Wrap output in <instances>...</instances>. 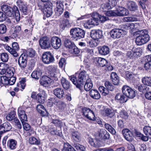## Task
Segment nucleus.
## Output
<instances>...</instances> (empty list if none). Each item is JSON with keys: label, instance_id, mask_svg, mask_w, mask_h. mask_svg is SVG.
Segmentation results:
<instances>
[{"label": "nucleus", "instance_id": "26", "mask_svg": "<svg viewBox=\"0 0 151 151\" xmlns=\"http://www.w3.org/2000/svg\"><path fill=\"white\" fill-rule=\"evenodd\" d=\"M111 80L115 85H118L119 82V78L115 72H112L111 75Z\"/></svg>", "mask_w": 151, "mask_h": 151}, {"label": "nucleus", "instance_id": "49", "mask_svg": "<svg viewBox=\"0 0 151 151\" xmlns=\"http://www.w3.org/2000/svg\"><path fill=\"white\" fill-rule=\"evenodd\" d=\"M99 90L103 96H105L109 94V92L107 88H106L103 86H99Z\"/></svg>", "mask_w": 151, "mask_h": 151}, {"label": "nucleus", "instance_id": "45", "mask_svg": "<svg viewBox=\"0 0 151 151\" xmlns=\"http://www.w3.org/2000/svg\"><path fill=\"white\" fill-rule=\"evenodd\" d=\"M16 113L14 111H12L9 113L6 116L7 120L9 121L14 120L16 118Z\"/></svg>", "mask_w": 151, "mask_h": 151}, {"label": "nucleus", "instance_id": "6", "mask_svg": "<svg viewBox=\"0 0 151 151\" xmlns=\"http://www.w3.org/2000/svg\"><path fill=\"white\" fill-rule=\"evenodd\" d=\"M47 70L49 76L52 79L57 81L59 76V70L58 67L55 65H50L47 67Z\"/></svg>", "mask_w": 151, "mask_h": 151}, {"label": "nucleus", "instance_id": "43", "mask_svg": "<svg viewBox=\"0 0 151 151\" xmlns=\"http://www.w3.org/2000/svg\"><path fill=\"white\" fill-rule=\"evenodd\" d=\"M22 54H24L27 56L29 57H32L35 55V52L32 48L28 49L24 53Z\"/></svg>", "mask_w": 151, "mask_h": 151}, {"label": "nucleus", "instance_id": "38", "mask_svg": "<svg viewBox=\"0 0 151 151\" xmlns=\"http://www.w3.org/2000/svg\"><path fill=\"white\" fill-rule=\"evenodd\" d=\"M88 142L91 146L94 147H99L100 146L99 142L96 139L89 138L88 139Z\"/></svg>", "mask_w": 151, "mask_h": 151}, {"label": "nucleus", "instance_id": "1", "mask_svg": "<svg viewBox=\"0 0 151 151\" xmlns=\"http://www.w3.org/2000/svg\"><path fill=\"white\" fill-rule=\"evenodd\" d=\"M88 78V77L87 76L86 72L83 70L80 73L77 78L71 77L70 80L77 88L80 89L83 87L86 81Z\"/></svg>", "mask_w": 151, "mask_h": 151}, {"label": "nucleus", "instance_id": "37", "mask_svg": "<svg viewBox=\"0 0 151 151\" xmlns=\"http://www.w3.org/2000/svg\"><path fill=\"white\" fill-rule=\"evenodd\" d=\"M105 128L112 134H115L116 131L109 124L105 123Z\"/></svg>", "mask_w": 151, "mask_h": 151}, {"label": "nucleus", "instance_id": "41", "mask_svg": "<svg viewBox=\"0 0 151 151\" xmlns=\"http://www.w3.org/2000/svg\"><path fill=\"white\" fill-rule=\"evenodd\" d=\"M136 88L139 91L142 92L148 91L149 88L148 87L144 84L142 85L139 84L136 86Z\"/></svg>", "mask_w": 151, "mask_h": 151}, {"label": "nucleus", "instance_id": "40", "mask_svg": "<svg viewBox=\"0 0 151 151\" xmlns=\"http://www.w3.org/2000/svg\"><path fill=\"white\" fill-rule=\"evenodd\" d=\"M134 53V59L139 57L141 55L142 53V50L140 47L133 49Z\"/></svg>", "mask_w": 151, "mask_h": 151}, {"label": "nucleus", "instance_id": "29", "mask_svg": "<svg viewBox=\"0 0 151 151\" xmlns=\"http://www.w3.org/2000/svg\"><path fill=\"white\" fill-rule=\"evenodd\" d=\"M45 10L46 16L47 17H50L52 13V6L51 5H48V4L45 5L44 7Z\"/></svg>", "mask_w": 151, "mask_h": 151}, {"label": "nucleus", "instance_id": "51", "mask_svg": "<svg viewBox=\"0 0 151 151\" xmlns=\"http://www.w3.org/2000/svg\"><path fill=\"white\" fill-rule=\"evenodd\" d=\"M36 99L40 103H43L45 101V98L41 93L38 94L36 96Z\"/></svg>", "mask_w": 151, "mask_h": 151}, {"label": "nucleus", "instance_id": "14", "mask_svg": "<svg viewBox=\"0 0 151 151\" xmlns=\"http://www.w3.org/2000/svg\"><path fill=\"white\" fill-rule=\"evenodd\" d=\"M51 46L56 49L60 48L61 45V39L58 37L54 36L52 37L51 39Z\"/></svg>", "mask_w": 151, "mask_h": 151}, {"label": "nucleus", "instance_id": "39", "mask_svg": "<svg viewBox=\"0 0 151 151\" xmlns=\"http://www.w3.org/2000/svg\"><path fill=\"white\" fill-rule=\"evenodd\" d=\"M61 83L63 88L65 89H68L70 87L69 82L65 78H62L61 80Z\"/></svg>", "mask_w": 151, "mask_h": 151}, {"label": "nucleus", "instance_id": "34", "mask_svg": "<svg viewBox=\"0 0 151 151\" xmlns=\"http://www.w3.org/2000/svg\"><path fill=\"white\" fill-rule=\"evenodd\" d=\"M101 7L104 11H106L107 10L111 8V1L109 0H106L105 2L101 5Z\"/></svg>", "mask_w": 151, "mask_h": 151}, {"label": "nucleus", "instance_id": "61", "mask_svg": "<svg viewBox=\"0 0 151 151\" xmlns=\"http://www.w3.org/2000/svg\"><path fill=\"white\" fill-rule=\"evenodd\" d=\"M70 51L73 54H78L80 52L79 49L74 45V46L70 49Z\"/></svg>", "mask_w": 151, "mask_h": 151}, {"label": "nucleus", "instance_id": "19", "mask_svg": "<svg viewBox=\"0 0 151 151\" xmlns=\"http://www.w3.org/2000/svg\"><path fill=\"white\" fill-rule=\"evenodd\" d=\"M99 136L102 139L104 140L109 139L110 134L106 130L103 129H100L98 132Z\"/></svg>", "mask_w": 151, "mask_h": 151}, {"label": "nucleus", "instance_id": "53", "mask_svg": "<svg viewBox=\"0 0 151 151\" xmlns=\"http://www.w3.org/2000/svg\"><path fill=\"white\" fill-rule=\"evenodd\" d=\"M14 69L13 68H8L6 69V75L9 77H13L14 75Z\"/></svg>", "mask_w": 151, "mask_h": 151}, {"label": "nucleus", "instance_id": "62", "mask_svg": "<svg viewBox=\"0 0 151 151\" xmlns=\"http://www.w3.org/2000/svg\"><path fill=\"white\" fill-rule=\"evenodd\" d=\"M1 79L3 86L8 85V78L7 77L5 76H1Z\"/></svg>", "mask_w": 151, "mask_h": 151}, {"label": "nucleus", "instance_id": "58", "mask_svg": "<svg viewBox=\"0 0 151 151\" xmlns=\"http://www.w3.org/2000/svg\"><path fill=\"white\" fill-rule=\"evenodd\" d=\"M14 9L15 10L14 14L15 15L16 20L17 22H18L20 20V18L19 11L17 10V8L16 6H14Z\"/></svg>", "mask_w": 151, "mask_h": 151}, {"label": "nucleus", "instance_id": "60", "mask_svg": "<svg viewBox=\"0 0 151 151\" xmlns=\"http://www.w3.org/2000/svg\"><path fill=\"white\" fill-rule=\"evenodd\" d=\"M1 59L3 62H7L8 60V55L6 53H2L1 55Z\"/></svg>", "mask_w": 151, "mask_h": 151}, {"label": "nucleus", "instance_id": "35", "mask_svg": "<svg viewBox=\"0 0 151 151\" xmlns=\"http://www.w3.org/2000/svg\"><path fill=\"white\" fill-rule=\"evenodd\" d=\"M93 86V84L91 82V80L88 78L86 80L85 84L84 86L85 90L86 91H90Z\"/></svg>", "mask_w": 151, "mask_h": 151}, {"label": "nucleus", "instance_id": "12", "mask_svg": "<svg viewBox=\"0 0 151 151\" xmlns=\"http://www.w3.org/2000/svg\"><path fill=\"white\" fill-rule=\"evenodd\" d=\"M27 58L24 54H22L19 57L18 63L19 68L22 70H24L27 65Z\"/></svg>", "mask_w": 151, "mask_h": 151}, {"label": "nucleus", "instance_id": "63", "mask_svg": "<svg viewBox=\"0 0 151 151\" xmlns=\"http://www.w3.org/2000/svg\"><path fill=\"white\" fill-rule=\"evenodd\" d=\"M6 30V27L5 24H0V34H3L5 33Z\"/></svg>", "mask_w": 151, "mask_h": 151}, {"label": "nucleus", "instance_id": "57", "mask_svg": "<svg viewBox=\"0 0 151 151\" xmlns=\"http://www.w3.org/2000/svg\"><path fill=\"white\" fill-rule=\"evenodd\" d=\"M124 20L127 22H130L137 21H138V19L134 16H132L131 17H125L124 18Z\"/></svg>", "mask_w": 151, "mask_h": 151}, {"label": "nucleus", "instance_id": "4", "mask_svg": "<svg viewBox=\"0 0 151 151\" xmlns=\"http://www.w3.org/2000/svg\"><path fill=\"white\" fill-rule=\"evenodd\" d=\"M129 14L128 10L122 7H119L116 10L107 11L106 14L108 16H124L127 15Z\"/></svg>", "mask_w": 151, "mask_h": 151}, {"label": "nucleus", "instance_id": "32", "mask_svg": "<svg viewBox=\"0 0 151 151\" xmlns=\"http://www.w3.org/2000/svg\"><path fill=\"white\" fill-rule=\"evenodd\" d=\"M72 139L74 141L78 142L81 139V136L79 133L76 131H73L71 133Z\"/></svg>", "mask_w": 151, "mask_h": 151}, {"label": "nucleus", "instance_id": "21", "mask_svg": "<svg viewBox=\"0 0 151 151\" xmlns=\"http://www.w3.org/2000/svg\"><path fill=\"white\" fill-rule=\"evenodd\" d=\"M98 16L99 14L98 13L95 12L92 14V18L88 20L90 24H91V25H98L99 24Z\"/></svg>", "mask_w": 151, "mask_h": 151}, {"label": "nucleus", "instance_id": "5", "mask_svg": "<svg viewBox=\"0 0 151 151\" xmlns=\"http://www.w3.org/2000/svg\"><path fill=\"white\" fill-rule=\"evenodd\" d=\"M91 37L95 40H91L89 42L90 47H93L97 45L96 43L95 40L102 38L103 36L102 31L100 29L93 30H91L90 33Z\"/></svg>", "mask_w": 151, "mask_h": 151}, {"label": "nucleus", "instance_id": "2", "mask_svg": "<svg viewBox=\"0 0 151 151\" xmlns=\"http://www.w3.org/2000/svg\"><path fill=\"white\" fill-rule=\"evenodd\" d=\"M139 35L136 38L135 42L138 45L146 44L150 40V37L148 31L146 29L142 30L139 32Z\"/></svg>", "mask_w": 151, "mask_h": 151}, {"label": "nucleus", "instance_id": "50", "mask_svg": "<svg viewBox=\"0 0 151 151\" xmlns=\"http://www.w3.org/2000/svg\"><path fill=\"white\" fill-rule=\"evenodd\" d=\"M105 112L106 116L111 117L115 115L114 111L112 109L107 108L105 110Z\"/></svg>", "mask_w": 151, "mask_h": 151}, {"label": "nucleus", "instance_id": "54", "mask_svg": "<svg viewBox=\"0 0 151 151\" xmlns=\"http://www.w3.org/2000/svg\"><path fill=\"white\" fill-rule=\"evenodd\" d=\"M29 142L31 144L39 145L40 144V142L35 137H31L29 139Z\"/></svg>", "mask_w": 151, "mask_h": 151}, {"label": "nucleus", "instance_id": "31", "mask_svg": "<svg viewBox=\"0 0 151 151\" xmlns=\"http://www.w3.org/2000/svg\"><path fill=\"white\" fill-rule=\"evenodd\" d=\"M37 109L38 112L40 113L41 115L44 116L46 115V111L44 106L41 104H38L37 107Z\"/></svg>", "mask_w": 151, "mask_h": 151}, {"label": "nucleus", "instance_id": "33", "mask_svg": "<svg viewBox=\"0 0 151 151\" xmlns=\"http://www.w3.org/2000/svg\"><path fill=\"white\" fill-rule=\"evenodd\" d=\"M74 43L69 39L67 38L65 39L64 45L66 48H68L70 49L74 46Z\"/></svg>", "mask_w": 151, "mask_h": 151}, {"label": "nucleus", "instance_id": "24", "mask_svg": "<svg viewBox=\"0 0 151 151\" xmlns=\"http://www.w3.org/2000/svg\"><path fill=\"white\" fill-rule=\"evenodd\" d=\"M70 25L69 21L67 19H64L60 21V27L62 30H64L65 28L69 27Z\"/></svg>", "mask_w": 151, "mask_h": 151}, {"label": "nucleus", "instance_id": "44", "mask_svg": "<svg viewBox=\"0 0 151 151\" xmlns=\"http://www.w3.org/2000/svg\"><path fill=\"white\" fill-rule=\"evenodd\" d=\"M142 82L146 86L151 87V77H144L142 79Z\"/></svg>", "mask_w": 151, "mask_h": 151}, {"label": "nucleus", "instance_id": "52", "mask_svg": "<svg viewBox=\"0 0 151 151\" xmlns=\"http://www.w3.org/2000/svg\"><path fill=\"white\" fill-rule=\"evenodd\" d=\"M104 85L108 91H113L114 90V86L109 81H106Z\"/></svg>", "mask_w": 151, "mask_h": 151}, {"label": "nucleus", "instance_id": "8", "mask_svg": "<svg viewBox=\"0 0 151 151\" xmlns=\"http://www.w3.org/2000/svg\"><path fill=\"white\" fill-rule=\"evenodd\" d=\"M122 91L123 94L127 98L133 99L136 96L135 91L127 86H124L122 88Z\"/></svg>", "mask_w": 151, "mask_h": 151}, {"label": "nucleus", "instance_id": "30", "mask_svg": "<svg viewBox=\"0 0 151 151\" xmlns=\"http://www.w3.org/2000/svg\"><path fill=\"white\" fill-rule=\"evenodd\" d=\"M42 72L40 69H37V70L34 71L32 73L31 76L34 78L38 79L41 76Z\"/></svg>", "mask_w": 151, "mask_h": 151}, {"label": "nucleus", "instance_id": "36", "mask_svg": "<svg viewBox=\"0 0 151 151\" xmlns=\"http://www.w3.org/2000/svg\"><path fill=\"white\" fill-rule=\"evenodd\" d=\"M138 6L136 3L133 1H131L128 4V8L131 11H135L137 9Z\"/></svg>", "mask_w": 151, "mask_h": 151}, {"label": "nucleus", "instance_id": "25", "mask_svg": "<svg viewBox=\"0 0 151 151\" xmlns=\"http://www.w3.org/2000/svg\"><path fill=\"white\" fill-rule=\"evenodd\" d=\"M95 60L99 66L101 67L105 66L108 62L105 59L100 57L96 58Z\"/></svg>", "mask_w": 151, "mask_h": 151}, {"label": "nucleus", "instance_id": "17", "mask_svg": "<svg viewBox=\"0 0 151 151\" xmlns=\"http://www.w3.org/2000/svg\"><path fill=\"white\" fill-rule=\"evenodd\" d=\"M122 133L124 138L128 141H132L133 137L131 132L128 129H126L122 131Z\"/></svg>", "mask_w": 151, "mask_h": 151}, {"label": "nucleus", "instance_id": "42", "mask_svg": "<svg viewBox=\"0 0 151 151\" xmlns=\"http://www.w3.org/2000/svg\"><path fill=\"white\" fill-rule=\"evenodd\" d=\"M55 2L56 6L58 8V11L60 12V14H62L63 11V7L62 2L59 0H56L55 1Z\"/></svg>", "mask_w": 151, "mask_h": 151}, {"label": "nucleus", "instance_id": "46", "mask_svg": "<svg viewBox=\"0 0 151 151\" xmlns=\"http://www.w3.org/2000/svg\"><path fill=\"white\" fill-rule=\"evenodd\" d=\"M143 131L146 135L151 138V127L149 126H145L143 128Z\"/></svg>", "mask_w": 151, "mask_h": 151}, {"label": "nucleus", "instance_id": "64", "mask_svg": "<svg viewBox=\"0 0 151 151\" xmlns=\"http://www.w3.org/2000/svg\"><path fill=\"white\" fill-rule=\"evenodd\" d=\"M84 52L88 56H92L93 54V50L92 49L86 48L84 49Z\"/></svg>", "mask_w": 151, "mask_h": 151}, {"label": "nucleus", "instance_id": "13", "mask_svg": "<svg viewBox=\"0 0 151 151\" xmlns=\"http://www.w3.org/2000/svg\"><path fill=\"white\" fill-rule=\"evenodd\" d=\"M12 48L9 46L6 47V50L14 57H17L18 56L17 51L19 49V47L17 42H14L12 44Z\"/></svg>", "mask_w": 151, "mask_h": 151}, {"label": "nucleus", "instance_id": "22", "mask_svg": "<svg viewBox=\"0 0 151 151\" xmlns=\"http://www.w3.org/2000/svg\"><path fill=\"white\" fill-rule=\"evenodd\" d=\"M115 99L117 102L121 103H125L127 100V97L125 95L119 93L116 94Z\"/></svg>", "mask_w": 151, "mask_h": 151}, {"label": "nucleus", "instance_id": "59", "mask_svg": "<svg viewBox=\"0 0 151 151\" xmlns=\"http://www.w3.org/2000/svg\"><path fill=\"white\" fill-rule=\"evenodd\" d=\"M73 146L79 151H84L85 147L82 145L78 143H75Z\"/></svg>", "mask_w": 151, "mask_h": 151}, {"label": "nucleus", "instance_id": "23", "mask_svg": "<svg viewBox=\"0 0 151 151\" xmlns=\"http://www.w3.org/2000/svg\"><path fill=\"white\" fill-rule=\"evenodd\" d=\"M89 95L93 99H98L101 97V95L98 91L95 89H91L90 91Z\"/></svg>", "mask_w": 151, "mask_h": 151}, {"label": "nucleus", "instance_id": "3", "mask_svg": "<svg viewBox=\"0 0 151 151\" xmlns=\"http://www.w3.org/2000/svg\"><path fill=\"white\" fill-rule=\"evenodd\" d=\"M85 31L82 29L75 27L71 29L70 31V37L73 41H77L84 37Z\"/></svg>", "mask_w": 151, "mask_h": 151}, {"label": "nucleus", "instance_id": "10", "mask_svg": "<svg viewBox=\"0 0 151 151\" xmlns=\"http://www.w3.org/2000/svg\"><path fill=\"white\" fill-rule=\"evenodd\" d=\"M83 115L87 119L91 120H94L95 116L94 113L90 109L83 107L82 108Z\"/></svg>", "mask_w": 151, "mask_h": 151}, {"label": "nucleus", "instance_id": "47", "mask_svg": "<svg viewBox=\"0 0 151 151\" xmlns=\"http://www.w3.org/2000/svg\"><path fill=\"white\" fill-rule=\"evenodd\" d=\"M7 65L6 64L1 63H0V74L1 75H4L6 73V68L7 67Z\"/></svg>", "mask_w": 151, "mask_h": 151}, {"label": "nucleus", "instance_id": "56", "mask_svg": "<svg viewBox=\"0 0 151 151\" xmlns=\"http://www.w3.org/2000/svg\"><path fill=\"white\" fill-rule=\"evenodd\" d=\"M48 131L52 134L60 135V132L56 130V128L53 126H51L50 128L49 129Z\"/></svg>", "mask_w": 151, "mask_h": 151}, {"label": "nucleus", "instance_id": "7", "mask_svg": "<svg viewBox=\"0 0 151 151\" xmlns=\"http://www.w3.org/2000/svg\"><path fill=\"white\" fill-rule=\"evenodd\" d=\"M127 34V32L121 29H114L111 30L110 35L114 39L123 37Z\"/></svg>", "mask_w": 151, "mask_h": 151}, {"label": "nucleus", "instance_id": "18", "mask_svg": "<svg viewBox=\"0 0 151 151\" xmlns=\"http://www.w3.org/2000/svg\"><path fill=\"white\" fill-rule=\"evenodd\" d=\"M51 82V79L47 76H43L40 80L41 85L45 87L48 86Z\"/></svg>", "mask_w": 151, "mask_h": 151}, {"label": "nucleus", "instance_id": "55", "mask_svg": "<svg viewBox=\"0 0 151 151\" xmlns=\"http://www.w3.org/2000/svg\"><path fill=\"white\" fill-rule=\"evenodd\" d=\"M56 101V100L54 97L48 99L47 102V105L49 107H51L54 104H55L58 102Z\"/></svg>", "mask_w": 151, "mask_h": 151}, {"label": "nucleus", "instance_id": "48", "mask_svg": "<svg viewBox=\"0 0 151 151\" xmlns=\"http://www.w3.org/2000/svg\"><path fill=\"white\" fill-rule=\"evenodd\" d=\"M63 151H76L75 149L68 143L64 144Z\"/></svg>", "mask_w": 151, "mask_h": 151}, {"label": "nucleus", "instance_id": "15", "mask_svg": "<svg viewBox=\"0 0 151 151\" xmlns=\"http://www.w3.org/2000/svg\"><path fill=\"white\" fill-rule=\"evenodd\" d=\"M1 9L7 16L9 17L14 16V9L7 5H4L1 7Z\"/></svg>", "mask_w": 151, "mask_h": 151}, {"label": "nucleus", "instance_id": "27", "mask_svg": "<svg viewBox=\"0 0 151 151\" xmlns=\"http://www.w3.org/2000/svg\"><path fill=\"white\" fill-rule=\"evenodd\" d=\"M17 143V142L15 140L12 139H10L7 141V146L11 150H14L16 148Z\"/></svg>", "mask_w": 151, "mask_h": 151}, {"label": "nucleus", "instance_id": "20", "mask_svg": "<svg viewBox=\"0 0 151 151\" xmlns=\"http://www.w3.org/2000/svg\"><path fill=\"white\" fill-rule=\"evenodd\" d=\"M12 128V126L9 123L6 122L0 126V132L3 133L10 131Z\"/></svg>", "mask_w": 151, "mask_h": 151}, {"label": "nucleus", "instance_id": "11", "mask_svg": "<svg viewBox=\"0 0 151 151\" xmlns=\"http://www.w3.org/2000/svg\"><path fill=\"white\" fill-rule=\"evenodd\" d=\"M43 62L46 64H49L53 63L55 59L53 56L50 52H47L43 53L42 56Z\"/></svg>", "mask_w": 151, "mask_h": 151}, {"label": "nucleus", "instance_id": "28", "mask_svg": "<svg viewBox=\"0 0 151 151\" xmlns=\"http://www.w3.org/2000/svg\"><path fill=\"white\" fill-rule=\"evenodd\" d=\"M99 51L100 54L103 55H106L109 53V49L108 47L104 46L99 48Z\"/></svg>", "mask_w": 151, "mask_h": 151}, {"label": "nucleus", "instance_id": "16", "mask_svg": "<svg viewBox=\"0 0 151 151\" xmlns=\"http://www.w3.org/2000/svg\"><path fill=\"white\" fill-rule=\"evenodd\" d=\"M54 94L58 98L60 99H63L65 97V93L63 89L58 88L53 90Z\"/></svg>", "mask_w": 151, "mask_h": 151}, {"label": "nucleus", "instance_id": "9", "mask_svg": "<svg viewBox=\"0 0 151 151\" xmlns=\"http://www.w3.org/2000/svg\"><path fill=\"white\" fill-rule=\"evenodd\" d=\"M39 44L42 49H49L51 47V40L47 37L41 38L39 40Z\"/></svg>", "mask_w": 151, "mask_h": 151}]
</instances>
